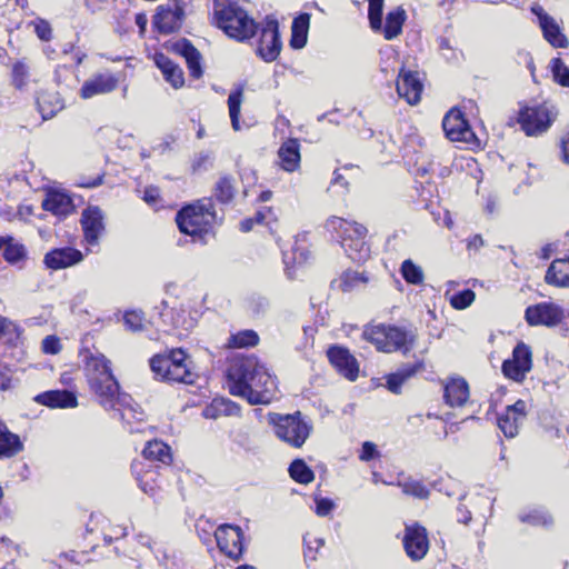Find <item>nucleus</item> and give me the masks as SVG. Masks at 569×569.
<instances>
[{
  "label": "nucleus",
  "instance_id": "nucleus-1",
  "mask_svg": "<svg viewBox=\"0 0 569 569\" xmlns=\"http://www.w3.org/2000/svg\"><path fill=\"white\" fill-rule=\"evenodd\" d=\"M229 391L250 405L270 403L277 393L276 378L257 357L236 359L228 369Z\"/></svg>",
  "mask_w": 569,
  "mask_h": 569
},
{
  "label": "nucleus",
  "instance_id": "nucleus-2",
  "mask_svg": "<svg viewBox=\"0 0 569 569\" xmlns=\"http://www.w3.org/2000/svg\"><path fill=\"white\" fill-rule=\"evenodd\" d=\"M213 12L217 26L230 38L246 41L258 32L259 24L234 0H214Z\"/></svg>",
  "mask_w": 569,
  "mask_h": 569
},
{
  "label": "nucleus",
  "instance_id": "nucleus-3",
  "mask_svg": "<svg viewBox=\"0 0 569 569\" xmlns=\"http://www.w3.org/2000/svg\"><path fill=\"white\" fill-rule=\"evenodd\" d=\"M84 370L90 389L100 405L114 408L120 387L111 371L110 361L101 353H91L86 358Z\"/></svg>",
  "mask_w": 569,
  "mask_h": 569
},
{
  "label": "nucleus",
  "instance_id": "nucleus-4",
  "mask_svg": "<svg viewBox=\"0 0 569 569\" xmlns=\"http://www.w3.org/2000/svg\"><path fill=\"white\" fill-rule=\"evenodd\" d=\"M326 229L336 234L352 261L365 262L370 257V246L366 241L368 230L363 224L332 216L326 221Z\"/></svg>",
  "mask_w": 569,
  "mask_h": 569
},
{
  "label": "nucleus",
  "instance_id": "nucleus-5",
  "mask_svg": "<svg viewBox=\"0 0 569 569\" xmlns=\"http://www.w3.org/2000/svg\"><path fill=\"white\" fill-rule=\"evenodd\" d=\"M217 220L211 198H203L178 211L176 222L180 232L191 236L193 241L204 242V237Z\"/></svg>",
  "mask_w": 569,
  "mask_h": 569
},
{
  "label": "nucleus",
  "instance_id": "nucleus-6",
  "mask_svg": "<svg viewBox=\"0 0 569 569\" xmlns=\"http://www.w3.org/2000/svg\"><path fill=\"white\" fill-rule=\"evenodd\" d=\"M186 360L187 356L181 349H173L169 353L154 355L150 359V368L154 376L163 381L192 383L193 373Z\"/></svg>",
  "mask_w": 569,
  "mask_h": 569
},
{
  "label": "nucleus",
  "instance_id": "nucleus-7",
  "mask_svg": "<svg viewBox=\"0 0 569 569\" xmlns=\"http://www.w3.org/2000/svg\"><path fill=\"white\" fill-rule=\"evenodd\" d=\"M363 338L376 346L379 351H409L415 341V335L396 326L378 325L366 328Z\"/></svg>",
  "mask_w": 569,
  "mask_h": 569
},
{
  "label": "nucleus",
  "instance_id": "nucleus-8",
  "mask_svg": "<svg viewBox=\"0 0 569 569\" xmlns=\"http://www.w3.org/2000/svg\"><path fill=\"white\" fill-rule=\"evenodd\" d=\"M269 422L273 425L277 437L295 448L306 442L312 429L300 411L284 416L270 413Z\"/></svg>",
  "mask_w": 569,
  "mask_h": 569
},
{
  "label": "nucleus",
  "instance_id": "nucleus-9",
  "mask_svg": "<svg viewBox=\"0 0 569 569\" xmlns=\"http://www.w3.org/2000/svg\"><path fill=\"white\" fill-rule=\"evenodd\" d=\"M553 106L542 103L520 109L518 122L527 136H539L546 132L557 118Z\"/></svg>",
  "mask_w": 569,
  "mask_h": 569
},
{
  "label": "nucleus",
  "instance_id": "nucleus-10",
  "mask_svg": "<svg viewBox=\"0 0 569 569\" xmlns=\"http://www.w3.org/2000/svg\"><path fill=\"white\" fill-rule=\"evenodd\" d=\"M258 30L260 38L256 52L263 61L272 62L279 57L282 48L279 23L274 18L267 17Z\"/></svg>",
  "mask_w": 569,
  "mask_h": 569
},
{
  "label": "nucleus",
  "instance_id": "nucleus-11",
  "mask_svg": "<svg viewBox=\"0 0 569 569\" xmlns=\"http://www.w3.org/2000/svg\"><path fill=\"white\" fill-rule=\"evenodd\" d=\"M214 538L218 548L228 558L238 561L243 555V532L239 526L229 523L220 525L216 532Z\"/></svg>",
  "mask_w": 569,
  "mask_h": 569
},
{
  "label": "nucleus",
  "instance_id": "nucleus-12",
  "mask_svg": "<svg viewBox=\"0 0 569 569\" xmlns=\"http://www.w3.org/2000/svg\"><path fill=\"white\" fill-rule=\"evenodd\" d=\"M442 128L446 137L451 141H461L466 143H473L477 137L469 126L468 120L465 118L461 110L451 109L442 120Z\"/></svg>",
  "mask_w": 569,
  "mask_h": 569
},
{
  "label": "nucleus",
  "instance_id": "nucleus-13",
  "mask_svg": "<svg viewBox=\"0 0 569 569\" xmlns=\"http://www.w3.org/2000/svg\"><path fill=\"white\" fill-rule=\"evenodd\" d=\"M531 367V350L523 342H519L512 351V358L503 361L501 370L507 378L519 382L525 379Z\"/></svg>",
  "mask_w": 569,
  "mask_h": 569
},
{
  "label": "nucleus",
  "instance_id": "nucleus-14",
  "mask_svg": "<svg viewBox=\"0 0 569 569\" xmlns=\"http://www.w3.org/2000/svg\"><path fill=\"white\" fill-rule=\"evenodd\" d=\"M525 319L530 326L555 327L563 319V310L553 302H540L527 307Z\"/></svg>",
  "mask_w": 569,
  "mask_h": 569
},
{
  "label": "nucleus",
  "instance_id": "nucleus-15",
  "mask_svg": "<svg viewBox=\"0 0 569 569\" xmlns=\"http://www.w3.org/2000/svg\"><path fill=\"white\" fill-rule=\"evenodd\" d=\"M403 547L407 556L411 560H421L427 555L429 549V540L426 528L418 523L406 526Z\"/></svg>",
  "mask_w": 569,
  "mask_h": 569
},
{
  "label": "nucleus",
  "instance_id": "nucleus-16",
  "mask_svg": "<svg viewBox=\"0 0 569 569\" xmlns=\"http://www.w3.org/2000/svg\"><path fill=\"white\" fill-rule=\"evenodd\" d=\"M183 17V7L174 1L172 7H160L158 9L153 17V24L160 33L169 34L180 29Z\"/></svg>",
  "mask_w": 569,
  "mask_h": 569
},
{
  "label": "nucleus",
  "instance_id": "nucleus-17",
  "mask_svg": "<svg viewBox=\"0 0 569 569\" xmlns=\"http://www.w3.org/2000/svg\"><path fill=\"white\" fill-rule=\"evenodd\" d=\"M526 402L519 399L498 416V427L507 438L518 435L519 427L526 419Z\"/></svg>",
  "mask_w": 569,
  "mask_h": 569
},
{
  "label": "nucleus",
  "instance_id": "nucleus-18",
  "mask_svg": "<svg viewBox=\"0 0 569 569\" xmlns=\"http://www.w3.org/2000/svg\"><path fill=\"white\" fill-rule=\"evenodd\" d=\"M106 409L117 411L119 419L124 422L130 432L140 431V428L132 426V421L141 422L143 420V411L138 403L133 402L129 395L118 391L114 408Z\"/></svg>",
  "mask_w": 569,
  "mask_h": 569
},
{
  "label": "nucleus",
  "instance_id": "nucleus-19",
  "mask_svg": "<svg viewBox=\"0 0 569 569\" xmlns=\"http://www.w3.org/2000/svg\"><path fill=\"white\" fill-rule=\"evenodd\" d=\"M330 363L347 379L358 378L359 366L356 358L345 347L333 346L327 351Z\"/></svg>",
  "mask_w": 569,
  "mask_h": 569
},
{
  "label": "nucleus",
  "instance_id": "nucleus-20",
  "mask_svg": "<svg viewBox=\"0 0 569 569\" xmlns=\"http://www.w3.org/2000/svg\"><path fill=\"white\" fill-rule=\"evenodd\" d=\"M396 87L399 97L403 98L409 104H417L420 101L423 86L418 72L402 68L398 73Z\"/></svg>",
  "mask_w": 569,
  "mask_h": 569
},
{
  "label": "nucleus",
  "instance_id": "nucleus-21",
  "mask_svg": "<svg viewBox=\"0 0 569 569\" xmlns=\"http://www.w3.org/2000/svg\"><path fill=\"white\" fill-rule=\"evenodd\" d=\"M119 83V79L112 73H98L86 80L80 89V97L90 99L98 94L112 92Z\"/></svg>",
  "mask_w": 569,
  "mask_h": 569
},
{
  "label": "nucleus",
  "instance_id": "nucleus-22",
  "mask_svg": "<svg viewBox=\"0 0 569 569\" xmlns=\"http://www.w3.org/2000/svg\"><path fill=\"white\" fill-rule=\"evenodd\" d=\"M83 254L80 250L63 247L56 248L46 253L43 262L48 269L59 270L71 267L82 261Z\"/></svg>",
  "mask_w": 569,
  "mask_h": 569
},
{
  "label": "nucleus",
  "instance_id": "nucleus-23",
  "mask_svg": "<svg viewBox=\"0 0 569 569\" xmlns=\"http://www.w3.org/2000/svg\"><path fill=\"white\" fill-rule=\"evenodd\" d=\"M172 50L184 58L192 78L199 79L202 77L201 53L188 39L183 38L172 43Z\"/></svg>",
  "mask_w": 569,
  "mask_h": 569
},
{
  "label": "nucleus",
  "instance_id": "nucleus-24",
  "mask_svg": "<svg viewBox=\"0 0 569 569\" xmlns=\"http://www.w3.org/2000/svg\"><path fill=\"white\" fill-rule=\"evenodd\" d=\"M81 224L84 239L89 244H97L103 230V214L98 207H89L82 212Z\"/></svg>",
  "mask_w": 569,
  "mask_h": 569
},
{
  "label": "nucleus",
  "instance_id": "nucleus-25",
  "mask_svg": "<svg viewBox=\"0 0 569 569\" xmlns=\"http://www.w3.org/2000/svg\"><path fill=\"white\" fill-rule=\"evenodd\" d=\"M443 399L451 408L462 407L469 399V385L460 377L450 378L443 386Z\"/></svg>",
  "mask_w": 569,
  "mask_h": 569
},
{
  "label": "nucleus",
  "instance_id": "nucleus-26",
  "mask_svg": "<svg viewBox=\"0 0 569 569\" xmlns=\"http://www.w3.org/2000/svg\"><path fill=\"white\" fill-rule=\"evenodd\" d=\"M34 401L49 408H74L78 406L77 396L69 390H49L34 397Z\"/></svg>",
  "mask_w": 569,
  "mask_h": 569
},
{
  "label": "nucleus",
  "instance_id": "nucleus-27",
  "mask_svg": "<svg viewBox=\"0 0 569 569\" xmlns=\"http://www.w3.org/2000/svg\"><path fill=\"white\" fill-rule=\"evenodd\" d=\"M132 473L138 481L140 489L149 495L153 496L156 493V489L158 488L157 483V471L153 466L146 465L143 461L136 460L131 465Z\"/></svg>",
  "mask_w": 569,
  "mask_h": 569
},
{
  "label": "nucleus",
  "instance_id": "nucleus-28",
  "mask_svg": "<svg viewBox=\"0 0 569 569\" xmlns=\"http://www.w3.org/2000/svg\"><path fill=\"white\" fill-rule=\"evenodd\" d=\"M42 208L58 217H67L73 211L72 199L60 191H50L42 201Z\"/></svg>",
  "mask_w": 569,
  "mask_h": 569
},
{
  "label": "nucleus",
  "instance_id": "nucleus-29",
  "mask_svg": "<svg viewBox=\"0 0 569 569\" xmlns=\"http://www.w3.org/2000/svg\"><path fill=\"white\" fill-rule=\"evenodd\" d=\"M154 63L161 70L164 79L171 83L174 89L184 84L182 69L163 53L154 54Z\"/></svg>",
  "mask_w": 569,
  "mask_h": 569
},
{
  "label": "nucleus",
  "instance_id": "nucleus-30",
  "mask_svg": "<svg viewBox=\"0 0 569 569\" xmlns=\"http://www.w3.org/2000/svg\"><path fill=\"white\" fill-rule=\"evenodd\" d=\"M37 107L43 120L53 118L64 108L60 94L56 91H41L37 96Z\"/></svg>",
  "mask_w": 569,
  "mask_h": 569
},
{
  "label": "nucleus",
  "instance_id": "nucleus-31",
  "mask_svg": "<svg viewBox=\"0 0 569 569\" xmlns=\"http://www.w3.org/2000/svg\"><path fill=\"white\" fill-rule=\"evenodd\" d=\"M281 168L288 172H292L300 164V143L298 139H288L278 151Z\"/></svg>",
  "mask_w": 569,
  "mask_h": 569
},
{
  "label": "nucleus",
  "instance_id": "nucleus-32",
  "mask_svg": "<svg viewBox=\"0 0 569 569\" xmlns=\"http://www.w3.org/2000/svg\"><path fill=\"white\" fill-rule=\"evenodd\" d=\"M422 369L421 362L408 363L401 366L397 371L386 377V386L392 393L399 395L402 385Z\"/></svg>",
  "mask_w": 569,
  "mask_h": 569
},
{
  "label": "nucleus",
  "instance_id": "nucleus-33",
  "mask_svg": "<svg viewBox=\"0 0 569 569\" xmlns=\"http://www.w3.org/2000/svg\"><path fill=\"white\" fill-rule=\"evenodd\" d=\"M239 413L240 407L227 398H214L202 411L206 419H218L220 417L238 416Z\"/></svg>",
  "mask_w": 569,
  "mask_h": 569
},
{
  "label": "nucleus",
  "instance_id": "nucleus-34",
  "mask_svg": "<svg viewBox=\"0 0 569 569\" xmlns=\"http://www.w3.org/2000/svg\"><path fill=\"white\" fill-rule=\"evenodd\" d=\"M369 282V276L365 271L348 269L343 271L339 279L332 282L342 292H351L366 288Z\"/></svg>",
  "mask_w": 569,
  "mask_h": 569
},
{
  "label": "nucleus",
  "instance_id": "nucleus-35",
  "mask_svg": "<svg viewBox=\"0 0 569 569\" xmlns=\"http://www.w3.org/2000/svg\"><path fill=\"white\" fill-rule=\"evenodd\" d=\"M545 280L548 284L557 287L569 286V257L566 259H558L549 266Z\"/></svg>",
  "mask_w": 569,
  "mask_h": 569
},
{
  "label": "nucleus",
  "instance_id": "nucleus-36",
  "mask_svg": "<svg viewBox=\"0 0 569 569\" xmlns=\"http://www.w3.org/2000/svg\"><path fill=\"white\" fill-rule=\"evenodd\" d=\"M236 192L234 177L228 173L220 174L212 189L214 199L222 204H227L233 200Z\"/></svg>",
  "mask_w": 569,
  "mask_h": 569
},
{
  "label": "nucleus",
  "instance_id": "nucleus-37",
  "mask_svg": "<svg viewBox=\"0 0 569 569\" xmlns=\"http://www.w3.org/2000/svg\"><path fill=\"white\" fill-rule=\"evenodd\" d=\"M23 445L19 436L9 431L7 426L0 421V459L11 458L22 451Z\"/></svg>",
  "mask_w": 569,
  "mask_h": 569
},
{
  "label": "nucleus",
  "instance_id": "nucleus-38",
  "mask_svg": "<svg viewBox=\"0 0 569 569\" xmlns=\"http://www.w3.org/2000/svg\"><path fill=\"white\" fill-rule=\"evenodd\" d=\"M310 26V14L307 12L300 13L292 21L290 46L293 49H302L308 39V31Z\"/></svg>",
  "mask_w": 569,
  "mask_h": 569
},
{
  "label": "nucleus",
  "instance_id": "nucleus-39",
  "mask_svg": "<svg viewBox=\"0 0 569 569\" xmlns=\"http://www.w3.org/2000/svg\"><path fill=\"white\" fill-rule=\"evenodd\" d=\"M142 455L143 459L148 461V465L158 461L168 466L172 461L170 447L160 440L149 441L144 447Z\"/></svg>",
  "mask_w": 569,
  "mask_h": 569
},
{
  "label": "nucleus",
  "instance_id": "nucleus-40",
  "mask_svg": "<svg viewBox=\"0 0 569 569\" xmlns=\"http://www.w3.org/2000/svg\"><path fill=\"white\" fill-rule=\"evenodd\" d=\"M545 39L555 48H567L569 42L552 17H545L540 24Z\"/></svg>",
  "mask_w": 569,
  "mask_h": 569
},
{
  "label": "nucleus",
  "instance_id": "nucleus-41",
  "mask_svg": "<svg viewBox=\"0 0 569 569\" xmlns=\"http://www.w3.org/2000/svg\"><path fill=\"white\" fill-rule=\"evenodd\" d=\"M519 520L533 527L550 528L553 526L551 513L545 508H533L519 513Z\"/></svg>",
  "mask_w": 569,
  "mask_h": 569
},
{
  "label": "nucleus",
  "instance_id": "nucleus-42",
  "mask_svg": "<svg viewBox=\"0 0 569 569\" xmlns=\"http://www.w3.org/2000/svg\"><path fill=\"white\" fill-rule=\"evenodd\" d=\"M406 21V11L402 8H397L388 12L386 17V24L383 28V36L387 40H391L399 36L402 31V26Z\"/></svg>",
  "mask_w": 569,
  "mask_h": 569
},
{
  "label": "nucleus",
  "instance_id": "nucleus-43",
  "mask_svg": "<svg viewBox=\"0 0 569 569\" xmlns=\"http://www.w3.org/2000/svg\"><path fill=\"white\" fill-rule=\"evenodd\" d=\"M243 98V88L238 87L233 91L230 92L228 97V108L229 116L231 120V126L233 130L239 131L241 129L240 126V109Z\"/></svg>",
  "mask_w": 569,
  "mask_h": 569
},
{
  "label": "nucleus",
  "instance_id": "nucleus-44",
  "mask_svg": "<svg viewBox=\"0 0 569 569\" xmlns=\"http://www.w3.org/2000/svg\"><path fill=\"white\" fill-rule=\"evenodd\" d=\"M30 80V67L24 60L16 61L11 70V83L18 89H24Z\"/></svg>",
  "mask_w": 569,
  "mask_h": 569
},
{
  "label": "nucleus",
  "instance_id": "nucleus-45",
  "mask_svg": "<svg viewBox=\"0 0 569 569\" xmlns=\"http://www.w3.org/2000/svg\"><path fill=\"white\" fill-rule=\"evenodd\" d=\"M289 473L295 481L303 485H308L315 479L313 471L302 459H296L290 463Z\"/></svg>",
  "mask_w": 569,
  "mask_h": 569
},
{
  "label": "nucleus",
  "instance_id": "nucleus-46",
  "mask_svg": "<svg viewBox=\"0 0 569 569\" xmlns=\"http://www.w3.org/2000/svg\"><path fill=\"white\" fill-rule=\"evenodd\" d=\"M438 49L441 57L449 63H459L463 60V52L446 37H440L438 40Z\"/></svg>",
  "mask_w": 569,
  "mask_h": 569
},
{
  "label": "nucleus",
  "instance_id": "nucleus-47",
  "mask_svg": "<svg viewBox=\"0 0 569 569\" xmlns=\"http://www.w3.org/2000/svg\"><path fill=\"white\" fill-rule=\"evenodd\" d=\"M259 336L253 330H242L233 333L228 339L229 348H248L258 345Z\"/></svg>",
  "mask_w": 569,
  "mask_h": 569
},
{
  "label": "nucleus",
  "instance_id": "nucleus-48",
  "mask_svg": "<svg viewBox=\"0 0 569 569\" xmlns=\"http://www.w3.org/2000/svg\"><path fill=\"white\" fill-rule=\"evenodd\" d=\"M3 238H6V241L3 242V246H2L3 258L6 259V261H8L9 263H17L20 260L24 259V257H26L24 247L21 243L16 242L13 240V238L10 236H4Z\"/></svg>",
  "mask_w": 569,
  "mask_h": 569
},
{
  "label": "nucleus",
  "instance_id": "nucleus-49",
  "mask_svg": "<svg viewBox=\"0 0 569 569\" xmlns=\"http://www.w3.org/2000/svg\"><path fill=\"white\" fill-rule=\"evenodd\" d=\"M400 273L409 284H421L423 282V271L412 260L407 259L401 263Z\"/></svg>",
  "mask_w": 569,
  "mask_h": 569
},
{
  "label": "nucleus",
  "instance_id": "nucleus-50",
  "mask_svg": "<svg viewBox=\"0 0 569 569\" xmlns=\"http://www.w3.org/2000/svg\"><path fill=\"white\" fill-rule=\"evenodd\" d=\"M398 486L402 489L403 493L419 499H426L429 496L428 488L419 480L405 479L402 481H398Z\"/></svg>",
  "mask_w": 569,
  "mask_h": 569
},
{
  "label": "nucleus",
  "instance_id": "nucleus-51",
  "mask_svg": "<svg viewBox=\"0 0 569 569\" xmlns=\"http://www.w3.org/2000/svg\"><path fill=\"white\" fill-rule=\"evenodd\" d=\"M385 0H368V18L370 27L375 31L382 29V10Z\"/></svg>",
  "mask_w": 569,
  "mask_h": 569
},
{
  "label": "nucleus",
  "instance_id": "nucleus-52",
  "mask_svg": "<svg viewBox=\"0 0 569 569\" xmlns=\"http://www.w3.org/2000/svg\"><path fill=\"white\" fill-rule=\"evenodd\" d=\"M551 71L555 80L562 87H569V67L560 58L551 60Z\"/></svg>",
  "mask_w": 569,
  "mask_h": 569
},
{
  "label": "nucleus",
  "instance_id": "nucleus-53",
  "mask_svg": "<svg viewBox=\"0 0 569 569\" xmlns=\"http://www.w3.org/2000/svg\"><path fill=\"white\" fill-rule=\"evenodd\" d=\"M475 297V292L471 289H465L451 296L450 305L457 310H462L473 302Z\"/></svg>",
  "mask_w": 569,
  "mask_h": 569
},
{
  "label": "nucleus",
  "instance_id": "nucleus-54",
  "mask_svg": "<svg viewBox=\"0 0 569 569\" xmlns=\"http://www.w3.org/2000/svg\"><path fill=\"white\" fill-rule=\"evenodd\" d=\"M124 326L132 332H138L143 329V317L138 311H127L123 316Z\"/></svg>",
  "mask_w": 569,
  "mask_h": 569
},
{
  "label": "nucleus",
  "instance_id": "nucleus-55",
  "mask_svg": "<svg viewBox=\"0 0 569 569\" xmlns=\"http://www.w3.org/2000/svg\"><path fill=\"white\" fill-rule=\"evenodd\" d=\"M37 37L42 41H49L52 38V28L50 23L41 18H38L31 22Z\"/></svg>",
  "mask_w": 569,
  "mask_h": 569
},
{
  "label": "nucleus",
  "instance_id": "nucleus-56",
  "mask_svg": "<svg viewBox=\"0 0 569 569\" xmlns=\"http://www.w3.org/2000/svg\"><path fill=\"white\" fill-rule=\"evenodd\" d=\"M61 350V343L58 337L47 336L42 340V351L47 355H57Z\"/></svg>",
  "mask_w": 569,
  "mask_h": 569
},
{
  "label": "nucleus",
  "instance_id": "nucleus-57",
  "mask_svg": "<svg viewBox=\"0 0 569 569\" xmlns=\"http://www.w3.org/2000/svg\"><path fill=\"white\" fill-rule=\"evenodd\" d=\"M333 507L332 500L328 498H319L316 500V513L320 517L329 515Z\"/></svg>",
  "mask_w": 569,
  "mask_h": 569
},
{
  "label": "nucleus",
  "instance_id": "nucleus-58",
  "mask_svg": "<svg viewBox=\"0 0 569 569\" xmlns=\"http://www.w3.org/2000/svg\"><path fill=\"white\" fill-rule=\"evenodd\" d=\"M376 456H377L376 445L370 441L363 442L359 458L362 461H369V460L373 459Z\"/></svg>",
  "mask_w": 569,
  "mask_h": 569
},
{
  "label": "nucleus",
  "instance_id": "nucleus-59",
  "mask_svg": "<svg viewBox=\"0 0 569 569\" xmlns=\"http://www.w3.org/2000/svg\"><path fill=\"white\" fill-rule=\"evenodd\" d=\"M160 199V192L157 187H148L144 190L143 200L150 204L156 206Z\"/></svg>",
  "mask_w": 569,
  "mask_h": 569
},
{
  "label": "nucleus",
  "instance_id": "nucleus-60",
  "mask_svg": "<svg viewBox=\"0 0 569 569\" xmlns=\"http://www.w3.org/2000/svg\"><path fill=\"white\" fill-rule=\"evenodd\" d=\"M17 549V547L13 545V542L4 537L0 536V553H4L8 557L12 556V552Z\"/></svg>",
  "mask_w": 569,
  "mask_h": 569
},
{
  "label": "nucleus",
  "instance_id": "nucleus-61",
  "mask_svg": "<svg viewBox=\"0 0 569 569\" xmlns=\"http://www.w3.org/2000/svg\"><path fill=\"white\" fill-rule=\"evenodd\" d=\"M560 149L562 161L569 164V131L561 137Z\"/></svg>",
  "mask_w": 569,
  "mask_h": 569
},
{
  "label": "nucleus",
  "instance_id": "nucleus-62",
  "mask_svg": "<svg viewBox=\"0 0 569 569\" xmlns=\"http://www.w3.org/2000/svg\"><path fill=\"white\" fill-rule=\"evenodd\" d=\"M457 512L459 522L467 525L471 520V512L462 506L458 507Z\"/></svg>",
  "mask_w": 569,
  "mask_h": 569
},
{
  "label": "nucleus",
  "instance_id": "nucleus-63",
  "mask_svg": "<svg viewBox=\"0 0 569 569\" xmlns=\"http://www.w3.org/2000/svg\"><path fill=\"white\" fill-rule=\"evenodd\" d=\"M136 24L139 27L140 34H143L148 23L147 16L142 12L137 13L134 17Z\"/></svg>",
  "mask_w": 569,
  "mask_h": 569
},
{
  "label": "nucleus",
  "instance_id": "nucleus-64",
  "mask_svg": "<svg viewBox=\"0 0 569 569\" xmlns=\"http://www.w3.org/2000/svg\"><path fill=\"white\" fill-rule=\"evenodd\" d=\"M180 318H181L180 312H177V318L173 320V323H172L174 328H179V327H181V328H183L184 330H188L189 328H191V327H192V320H189V321H188V320H187V319H184V318L181 320Z\"/></svg>",
  "mask_w": 569,
  "mask_h": 569
}]
</instances>
